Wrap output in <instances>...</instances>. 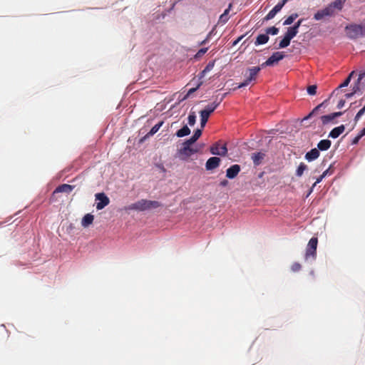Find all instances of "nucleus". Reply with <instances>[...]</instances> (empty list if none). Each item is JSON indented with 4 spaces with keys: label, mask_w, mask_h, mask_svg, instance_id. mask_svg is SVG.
I'll return each instance as SVG.
<instances>
[{
    "label": "nucleus",
    "mask_w": 365,
    "mask_h": 365,
    "mask_svg": "<svg viewBox=\"0 0 365 365\" xmlns=\"http://www.w3.org/2000/svg\"><path fill=\"white\" fill-rule=\"evenodd\" d=\"M327 101H325L324 102L322 103L321 104L318 105L317 106H316L313 110L308 115H307L306 117L304 118V120H307L309 118H310L313 115H314L316 113V112L317 110H319V108L324 105V103L326 102Z\"/></svg>",
    "instance_id": "33"
},
{
    "label": "nucleus",
    "mask_w": 365,
    "mask_h": 365,
    "mask_svg": "<svg viewBox=\"0 0 365 365\" xmlns=\"http://www.w3.org/2000/svg\"><path fill=\"white\" fill-rule=\"evenodd\" d=\"M202 82H200L196 87L195 88H192L190 89H189V91H187V94L184 96V98H182V100H185L187 99L192 93H193L194 92H195L200 87V86L202 85Z\"/></svg>",
    "instance_id": "32"
},
{
    "label": "nucleus",
    "mask_w": 365,
    "mask_h": 365,
    "mask_svg": "<svg viewBox=\"0 0 365 365\" xmlns=\"http://www.w3.org/2000/svg\"><path fill=\"white\" fill-rule=\"evenodd\" d=\"M334 169L333 165H330L329 167L323 172L322 177H326L327 175H331L334 173Z\"/></svg>",
    "instance_id": "36"
},
{
    "label": "nucleus",
    "mask_w": 365,
    "mask_h": 365,
    "mask_svg": "<svg viewBox=\"0 0 365 365\" xmlns=\"http://www.w3.org/2000/svg\"><path fill=\"white\" fill-rule=\"evenodd\" d=\"M74 188L73 185H68V184H62L59 186H58L55 190L54 193L56 192H66L70 193Z\"/></svg>",
    "instance_id": "16"
},
{
    "label": "nucleus",
    "mask_w": 365,
    "mask_h": 365,
    "mask_svg": "<svg viewBox=\"0 0 365 365\" xmlns=\"http://www.w3.org/2000/svg\"><path fill=\"white\" fill-rule=\"evenodd\" d=\"M214 66H215V61H210L207 63V65L205 66V68H204V70L201 72V76H200V78H202L206 73L207 72H210L211 70H212V68H214Z\"/></svg>",
    "instance_id": "29"
},
{
    "label": "nucleus",
    "mask_w": 365,
    "mask_h": 365,
    "mask_svg": "<svg viewBox=\"0 0 365 365\" xmlns=\"http://www.w3.org/2000/svg\"><path fill=\"white\" fill-rule=\"evenodd\" d=\"M146 200H140L135 203L130 204L128 206L125 207V210H137V211H145L146 210Z\"/></svg>",
    "instance_id": "9"
},
{
    "label": "nucleus",
    "mask_w": 365,
    "mask_h": 365,
    "mask_svg": "<svg viewBox=\"0 0 365 365\" xmlns=\"http://www.w3.org/2000/svg\"><path fill=\"white\" fill-rule=\"evenodd\" d=\"M346 0H335L328 4L325 8L318 10L314 15V19L321 21L326 18L334 16L337 11H340Z\"/></svg>",
    "instance_id": "1"
},
{
    "label": "nucleus",
    "mask_w": 365,
    "mask_h": 365,
    "mask_svg": "<svg viewBox=\"0 0 365 365\" xmlns=\"http://www.w3.org/2000/svg\"><path fill=\"white\" fill-rule=\"evenodd\" d=\"M196 121V116L194 113H190L188 116V123L190 125L192 126L195 125Z\"/></svg>",
    "instance_id": "38"
},
{
    "label": "nucleus",
    "mask_w": 365,
    "mask_h": 365,
    "mask_svg": "<svg viewBox=\"0 0 365 365\" xmlns=\"http://www.w3.org/2000/svg\"><path fill=\"white\" fill-rule=\"evenodd\" d=\"M95 197L96 200L98 201L96 203V209L98 210L103 209L110 203L109 198L103 192L97 193Z\"/></svg>",
    "instance_id": "8"
},
{
    "label": "nucleus",
    "mask_w": 365,
    "mask_h": 365,
    "mask_svg": "<svg viewBox=\"0 0 365 365\" xmlns=\"http://www.w3.org/2000/svg\"><path fill=\"white\" fill-rule=\"evenodd\" d=\"M163 121H160L158 123L155 124L151 129L150 130L148 133V134L146 135V137H149V136H152L155 133H156L159 129L161 128V126L163 125Z\"/></svg>",
    "instance_id": "26"
},
{
    "label": "nucleus",
    "mask_w": 365,
    "mask_h": 365,
    "mask_svg": "<svg viewBox=\"0 0 365 365\" xmlns=\"http://www.w3.org/2000/svg\"><path fill=\"white\" fill-rule=\"evenodd\" d=\"M190 133V130L187 127V125H185L182 128H180V130H178L176 132V135L178 138H182V137L188 135Z\"/></svg>",
    "instance_id": "23"
},
{
    "label": "nucleus",
    "mask_w": 365,
    "mask_h": 365,
    "mask_svg": "<svg viewBox=\"0 0 365 365\" xmlns=\"http://www.w3.org/2000/svg\"><path fill=\"white\" fill-rule=\"evenodd\" d=\"M347 36L351 39H356L365 35V22L360 24H350L345 27Z\"/></svg>",
    "instance_id": "2"
},
{
    "label": "nucleus",
    "mask_w": 365,
    "mask_h": 365,
    "mask_svg": "<svg viewBox=\"0 0 365 365\" xmlns=\"http://www.w3.org/2000/svg\"><path fill=\"white\" fill-rule=\"evenodd\" d=\"M284 56L285 55L284 54V52H274L265 62L261 65V67L264 68V66H273L274 64L277 63L279 61L282 60Z\"/></svg>",
    "instance_id": "6"
},
{
    "label": "nucleus",
    "mask_w": 365,
    "mask_h": 365,
    "mask_svg": "<svg viewBox=\"0 0 365 365\" xmlns=\"http://www.w3.org/2000/svg\"><path fill=\"white\" fill-rule=\"evenodd\" d=\"M325 177H322V174L317 179L316 183H319Z\"/></svg>",
    "instance_id": "52"
},
{
    "label": "nucleus",
    "mask_w": 365,
    "mask_h": 365,
    "mask_svg": "<svg viewBox=\"0 0 365 365\" xmlns=\"http://www.w3.org/2000/svg\"><path fill=\"white\" fill-rule=\"evenodd\" d=\"M362 109H364V110H365V104H364V106L362 108Z\"/></svg>",
    "instance_id": "56"
},
{
    "label": "nucleus",
    "mask_w": 365,
    "mask_h": 365,
    "mask_svg": "<svg viewBox=\"0 0 365 365\" xmlns=\"http://www.w3.org/2000/svg\"><path fill=\"white\" fill-rule=\"evenodd\" d=\"M212 31L210 32V33L207 34V36L206 38H205V39H204L202 41H201V42H200V45H204V44H205V43L208 41V40L210 39V36H211V35H212Z\"/></svg>",
    "instance_id": "44"
},
{
    "label": "nucleus",
    "mask_w": 365,
    "mask_h": 365,
    "mask_svg": "<svg viewBox=\"0 0 365 365\" xmlns=\"http://www.w3.org/2000/svg\"><path fill=\"white\" fill-rule=\"evenodd\" d=\"M345 103H346L345 100H343V99L340 100L337 104V108L339 109L343 108L345 105Z\"/></svg>",
    "instance_id": "45"
},
{
    "label": "nucleus",
    "mask_w": 365,
    "mask_h": 365,
    "mask_svg": "<svg viewBox=\"0 0 365 365\" xmlns=\"http://www.w3.org/2000/svg\"><path fill=\"white\" fill-rule=\"evenodd\" d=\"M220 101H219V102L215 101L212 103L207 105L205 107V108L202 110L205 111V113H207V114L210 115V114L212 113H213L215 111V110L217 108V106L220 105Z\"/></svg>",
    "instance_id": "21"
},
{
    "label": "nucleus",
    "mask_w": 365,
    "mask_h": 365,
    "mask_svg": "<svg viewBox=\"0 0 365 365\" xmlns=\"http://www.w3.org/2000/svg\"><path fill=\"white\" fill-rule=\"evenodd\" d=\"M364 113H365L364 109H362V108H361V109H360V110H359V112L356 113V115H355V118H354V120H355V122H356H356L359 120V118H361V117L364 114Z\"/></svg>",
    "instance_id": "40"
},
{
    "label": "nucleus",
    "mask_w": 365,
    "mask_h": 365,
    "mask_svg": "<svg viewBox=\"0 0 365 365\" xmlns=\"http://www.w3.org/2000/svg\"><path fill=\"white\" fill-rule=\"evenodd\" d=\"M279 32V29L275 26H272L266 29V34L271 35H277Z\"/></svg>",
    "instance_id": "35"
},
{
    "label": "nucleus",
    "mask_w": 365,
    "mask_h": 365,
    "mask_svg": "<svg viewBox=\"0 0 365 365\" xmlns=\"http://www.w3.org/2000/svg\"><path fill=\"white\" fill-rule=\"evenodd\" d=\"M202 130L200 129H197L195 130L193 135L188 140H187L185 143V144H193L197 139L201 136Z\"/></svg>",
    "instance_id": "20"
},
{
    "label": "nucleus",
    "mask_w": 365,
    "mask_h": 365,
    "mask_svg": "<svg viewBox=\"0 0 365 365\" xmlns=\"http://www.w3.org/2000/svg\"><path fill=\"white\" fill-rule=\"evenodd\" d=\"M361 138L365 135V127L358 134Z\"/></svg>",
    "instance_id": "51"
},
{
    "label": "nucleus",
    "mask_w": 365,
    "mask_h": 365,
    "mask_svg": "<svg viewBox=\"0 0 365 365\" xmlns=\"http://www.w3.org/2000/svg\"><path fill=\"white\" fill-rule=\"evenodd\" d=\"M94 217L91 214H86L82 219L81 225L83 227H88L93 222Z\"/></svg>",
    "instance_id": "19"
},
{
    "label": "nucleus",
    "mask_w": 365,
    "mask_h": 365,
    "mask_svg": "<svg viewBox=\"0 0 365 365\" xmlns=\"http://www.w3.org/2000/svg\"><path fill=\"white\" fill-rule=\"evenodd\" d=\"M240 166L237 164L232 165L226 170V177L229 179H233L237 177V175L240 172Z\"/></svg>",
    "instance_id": "12"
},
{
    "label": "nucleus",
    "mask_w": 365,
    "mask_h": 365,
    "mask_svg": "<svg viewBox=\"0 0 365 365\" xmlns=\"http://www.w3.org/2000/svg\"><path fill=\"white\" fill-rule=\"evenodd\" d=\"M198 150L191 147L190 144H185L184 142L183 147L180 150V154L185 157H190L192 155L197 153Z\"/></svg>",
    "instance_id": "11"
},
{
    "label": "nucleus",
    "mask_w": 365,
    "mask_h": 365,
    "mask_svg": "<svg viewBox=\"0 0 365 365\" xmlns=\"http://www.w3.org/2000/svg\"><path fill=\"white\" fill-rule=\"evenodd\" d=\"M291 38H289L287 36L284 35L283 39L279 43V48H283L287 47L291 41Z\"/></svg>",
    "instance_id": "28"
},
{
    "label": "nucleus",
    "mask_w": 365,
    "mask_h": 365,
    "mask_svg": "<svg viewBox=\"0 0 365 365\" xmlns=\"http://www.w3.org/2000/svg\"><path fill=\"white\" fill-rule=\"evenodd\" d=\"M264 158V154L261 152L252 153V160L253 161L254 165L256 166L261 164Z\"/></svg>",
    "instance_id": "18"
},
{
    "label": "nucleus",
    "mask_w": 365,
    "mask_h": 365,
    "mask_svg": "<svg viewBox=\"0 0 365 365\" xmlns=\"http://www.w3.org/2000/svg\"><path fill=\"white\" fill-rule=\"evenodd\" d=\"M289 0H281L264 18V21L272 19Z\"/></svg>",
    "instance_id": "7"
},
{
    "label": "nucleus",
    "mask_w": 365,
    "mask_h": 365,
    "mask_svg": "<svg viewBox=\"0 0 365 365\" xmlns=\"http://www.w3.org/2000/svg\"><path fill=\"white\" fill-rule=\"evenodd\" d=\"M304 19H300L299 20H298L295 24L294 25V26H296L297 29H299V26L302 25V22H303Z\"/></svg>",
    "instance_id": "46"
},
{
    "label": "nucleus",
    "mask_w": 365,
    "mask_h": 365,
    "mask_svg": "<svg viewBox=\"0 0 365 365\" xmlns=\"http://www.w3.org/2000/svg\"><path fill=\"white\" fill-rule=\"evenodd\" d=\"M317 184V183H316V182L313 184L312 187H311V189H310V190L309 192V195L313 191V189H314V187H316Z\"/></svg>",
    "instance_id": "54"
},
{
    "label": "nucleus",
    "mask_w": 365,
    "mask_h": 365,
    "mask_svg": "<svg viewBox=\"0 0 365 365\" xmlns=\"http://www.w3.org/2000/svg\"><path fill=\"white\" fill-rule=\"evenodd\" d=\"M358 88H358V86H356V88H353V91H352V92H351V93H346V94L345 95V97H346V98H351V97H352V96L356 93V90H357Z\"/></svg>",
    "instance_id": "43"
},
{
    "label": "nucleus",
    "mask_w": 365,
    "mask_h": 365,
    "mask_svg": "<svg viewBox=\"0 0 365 365\" xmlns=\"http://www.w3.org/2000/svg\"><path fill=\"white\" fill-rule=\"evenodd\" d=\"M221 160L218 157L210 158L205 163V169L207 170H212L218 168L220 165Z\"/></svg>",
    "instance_id": "10"
},
{
    "label": "nucleus",
    "mask_w": 365,
    "mask_h": 365,
    "mask_svg": "<svg viewBox=\"0 0 365 365\" xmlns=\"http://www.w3.org/2000/svg\"><path fill=\"white\" fill-rule=\"evenodd\" d=\"M269 36L268 35L266 34H259L257 38H256V41H255V45L257 46V45H261V44H264L266 43L268 41H269Z\"/></svg>",
    "instance_id": "22"
},
{
    "label": "nucleus",
    "mask_w": 365,
    "mask_h": 365,
    "mask_svg": "<svg viewBox=\"0 0 365 365\" xmlns=\"http://www.w3.org/2000/svg\"><path fill=\"white\" fill-rule=\"evenodd\" d=\"M307 166L304 163H301L296 170V175L298 177H301L303 175L304 171L307 170Z\"/></svg>",
    "instance_id": "30"
},
{
    "label": "nucleus",
    "mask_w": 365,
    "mask_h": 365,
    "mask_svg": "<svg viewBox=\"0 0 365 365\" xmlns=\"http://www.w3.org/2000/svg\"><path fill=\"white\" fill-rule=\"evenodd\" d=\"M146 206L148 207L146 210H150L153 208H158L161 206V203L156 200H146Z\"/></svg>",
    "instance_id": "27"
},
{
    "label": "nucleus",
    "mask_w": 365,
    "mask_h": 365,
    "mask_svg": "<svg viewBox=\"0 0 365 365\" xmlns=\"http://www.w3.org/2000/svg\"><path fill=\"white\" fill-rule=\"evenodd\" d=\"M207 48H200L197 53H196L195 56L196 57H201L202 56H203L207 51Z\"/></svg>",
    "instance_id": "41"
},
{
    "label": "nucleus",
    "mask_w": 365,
    "mask_h": 365,
    "mask_svg": "<svg viewBox=\"0 0 365 365\" xmlns=\"http://www.w3.org/2000/svg\"><path fill=\"white\" fill-rule=\"evenodd\" d=\"M200 115L201 128H204L208 120L210 115H208L207 113H205V111L201 110L200 112Z\"/></svg>",
    "instance_id": "25"
},
{
    "label": "nucleus",
    "mask_w": 365,
    "mask_h": 365,
    "mask_svg": "<svg viewBox=\"0 0 365 365\" xmlns=\"http://www.w3.org/2000/svg\"><path fill=\"white\" fill-rule=\"evenodd\" d=\"M317 86L316 85H312L307 87V93L311 95L314 96L317 93Z\"/></svg>",
    "instance_id": "37"
},
{
    "label": "nucleus",
    "mask_w": 365,
    "mask_h": 365,
    "mask_svg": "<svg viewBox=\"0 0 365 365\" xmlns=\"http://www.w3.org/2000/svg\"><path fill=\"white\" fill-rule=\"evenodd\" d=\"M290 16L292 17V19L294 20H295L298 17V14L294 13V14H291Z\"/></svg>",
    "instance_id": "53"
},
{
    "label": "nucleus",
    "mask_w": 365,
    "mask_h": 365,
    "mask_svg": "<svg viewBox=\"0 0 365 365\" xmlns=\"http://www.w3.org/2000/svg\"><path fill=\"white\" fill-rule=\"evenodd\" d=\"M318 245V239L316 237H312L307 246L305 259L307 260L309 258L314 259L317 257V248Z\"/></svg>",
    "instance_id": "3"
},
{
    "label": "nucleus",
    "mask_w": 365,
    "mask_h": 365,
    "mask_svg": "<svg viewBox=\"0 0 365 365\" xmlns=\"http://www.w3.org/2000/svg\"><path fill=\"white\" fill-rule=\"evenodd\" d=\"M331 142L328 139L322 140L317 144V149L321 151H326L331 147Z\"/></svg>",
    "instance_id": "17"
},
{
    "label": "nucleus",
    "mask_w": 365,
    "mask_h": 365,
    "mask_svg": "<svg viewBox=\"0 0 365 365\" xmlns=\"http://www.w3.org/2000/svg\"><path fill=\"white\" fill-rule=\"evenodd\" d=\"M331 115L334 117V118H335L336 117L341 116L342 115V112L333 113H331Z\"/></svg>",
    "instance_id": "50"
},
{
    "label": "nucleus",
    "mask_w": 365,
    "mask_h": 365,
    "mask_svg": "<svg viewBox=\"0 0 365 365\" xmlns=\"http://www.w3.org/2000/svg\"><path fill=\"white\" fill-rule=\"evenodd\" d=\"M228 185V181L227 180H223L220 182V185L222 187H225Z\"/></svg>",
    "instance_id": "49"
},
{
    "label": "nucleus",
    "mask_w": 365,
    "mask_h": 365,
    "mask_svg": "<svg viewBox=\"0 0 365 365\" xmlns=\"http://www.w3.org/2000/svg\"><path fill=\"white\" fill-rule=\"evenodd\" d=\"M261 68H262L261 66H255V67L248 68L247 69L248 76H247L246 79L238 86V88H240L247 86L252 81H255L258 73L261 70Z\"/></svg>",
    "instance_id": "5"
},
{
    "label": "nucleus",
    "mask_w": 365,
    "mask_h": 365,
    "mask_svg": "<svg viewBox=\"0 0 365 365\" xmlns=\"http://www.w3.org/2000/svg\"><path fill=\"white\" fill-rule=\"evenodd\" d=\"M294 19L291 16H289L284 21L283 25H290L294 22Z\"/></svg>",
    "instance_id": "42"
},
{
    "label": "nucleus",
    "mask_w": 365,
    "mask_h": 365,
    "mask_svg": "<svg viewBox=\"0 0 365 365\" xmlns=\"http://www.w3.org/2000/svg\"><path fill=\"white\" fill-rule=\"evenodd\" d=\"M299 32V29L296 28V26H290L287 29V31L285 34L289 38L292 39Z\"/></svg>",
    "instance_id": "24"
},
{
    "label": "nucleus",
    "mask_w": 365,
    "mask_h": 365,
    "mask_svg": "<svg viewBox=\"0 0 365 365\" xmlns=\"http://www.w3.org/2000/svg\"><path fill=\"white\" fill-rule=\"evenodd\" d=\"M245 37V35H242L241 36H240L239 38H237L234 42H233V46H235L236 44H237L243 38Z\"/></svg>",
    "instance_id": "47"
},
{
    "label": "nucleus",
    "mask_w": 365,
    "mask_h": 365,
    "mask_svg": "<svg viewBox=\"0 0 365 365\" xmlns=\"http://www.w3.org/2000/svg\"><path fill=\"white\" fill-rule=\"evenodd\" d=\"M354 73V72H351L349 76L346 78V80L339 86V87L336 89V90H338L341 88H344V87H346L348 86V85L350 83V81H351V76L352 74Z\"/></svg>",
    "instance_id": "34"
},
{
    "label": "nucleus",
    "mask_w": 365,
    "mask_h": 365,
    "mask_svg": "<svg viewBox=\"0 0 365 365\" xmlns=\"http://www.w3.org/2000/svg\"><path fill=\"white\" fill-rule=\"evenodd\" d=\"M361 138L357 135L352 140V144H356Z\"/></svg>",
    "instance_id": "48"
},
{
    "label": "nucleus",
    "mask_w": 365,
    "mask_h": 365,
    "mask_svg": "<svg viewBox=\"0 0 365 365\" xmlns=\"http://www.w3.org/2000/svg\"><path fill=\"white\" fill-rule=\"evenodd\" d=\"M232 7V3L229 4L227 9H226L225 10V11L223 12V14L220 16V18H219V20L217 22L218 24L224 25L225 24H226L228 21V20L230 19L229 13H230V11L231 10Z\"/></svg>",
    "instance_id": "13"
},
{
    "label": "nucleus",
    "mask_w": 365,
    "mask_h": 365,
    "mask_svg": "<svg viewBox=\"0 0 365 365\" xmlns=\"http://www.w3.org/2000/svg\"><path fill=\"white\" fill-rule=\"evenodd\" d=\"M301 267H302V266L299 263L294 262L292 264V265L291 267V269H292V271L295 272L299 271L301 269Z\"/></svg>",
    "instance_id": "39"
},
{
    "label": "nucleus",
    "mask_w": 365,
    "mask_h": 365,
    "mask_svg": "<svg viewBox=\"0 0 365 365\" xmlns=\"http://www.w3.org/2000/svg\"><path fill=\"white\" fill-rule=\"evenodd\" d=\"M334 117L332 116L331 113L329 115H322L321 117V120L323 125H327L331 121L334 120Z\"/></svg>",
    "instance_id": "31"
},
{
    "label": "nucleus",
    "mask_w": 365,
    "mask_h": 365,
    "mask_svg": "<svg viewBox=\"0 0 365 365\" xmlns=\"http://www.w3.org/2000/svg\"><path fill=\"white\" fill-rule=\"evenodd\" d=\"M345 130V126L344 125H341L338 127L333 128L330 133H329V137L331 138H338L341 133H344Z\"/></svg>",
    "instance_id": "15"
},
{
    "label": "nucleus",
    "mask_w": 365,
    "mask_h": 365,
    "mask_svg": "<svg viewBox=\"0 0 365 365\" xmlns=\"http://www.w3.org/2000/svg\"><path fill=\"white\" fill-rule=\"evenodd\" d=\"M320 155L319 150L317 148H312L310 151L307 152L305 155V159L309 162L313 161L319 158Z\"/></svg>",
    "instance_id": "14"
},
{
    "label": "nucleus",
    "mask_w": 365,
    "mask_h": 365,
    "mask_svg": "<svg viewBox=\"0 0 365 365\" xmlns=\"http://www.w3.org/2000/svg\"><path fill=\"white\" fill-rule=\"evenodd\" d=\"M210 152L215 155L226 156L227 154V145L222 143L221 141L215 142L210 146Z\"/></svg>",
    "instance_id": "4"
},
{
    "label": "nucleus",
    "mask_w": 365,
    "mask_h": 365,
    "mask_svg": "<svg viewBox=\"0 0 365 365\" xmlns=\"http://www.w3.org/2000/svg\"><path fill=\"white\" fill-rule=\"evenodd\" d=\"M361 101H363V99H361L360 103H361ZM360 105H361V103H359V106H360Z\"/></svg>",
    "instance_id": "55"
}]
</instances>
